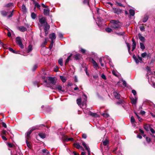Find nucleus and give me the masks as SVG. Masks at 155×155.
Masks as SVG:
<instances>
[{
  "mask_svg": "<svg viewBox=\"0 0 155 155\" xmlns=\"http://www.w3.org/2000/svg\"><path fill=\"white\" fill-rule=\"evenodd\" d=\"M132 92L134 95H135L136 94V92L135 90H132Z\"/></svg>",
  "mask_w": 155,
  "mask_h": 155,
  "instance_id": "58",
  "label": "nucleus"
},
{
  "mask_svg": "<svg viewBox=\"0 0 155 155\" xmlns=\"http://www.w3.org/2000/svg\"><path fill=\"white\" fill-rule=\"evenodd\" d=\"M126 44H127V48H128V51L129 52V53L130 54L131 53H130V45L129 43H126Z\"/></svg>",
  "mask_w": 155,
  "mask_h": 155,
  "instance_id": "33",
  "label": "nucleus"
},
{
  "mask_svg": "<svg viewBox=\"0 0 155 155\" xmlns=\"http://www.w3.org/2000/svg\"><path fill=\"white\" fill-rule=\"evenodd\" d=\"M60 78L62 81L63 82H64L66 81V80L65 77L60 76Z\"/></svg>",
  "mask_w": 155,
  "mask_h": 155,
  "instance_id": "29",
  "label": "nucleus"
},
{
  "mask_svg": "<svg viewBox=\"0 0 155 155\" xmlns=\"http://www.w3.org/2000/svg\"><path fill=\"white\" fill-rule=\"evenodd\" d=\"M137 58L140 62H142V58L141 57H140L138 55Z\"/></svg>",
  "mask_w": 155,
  "mask_h": 155,
  "instance_id": "49",
  "label": "nucleus"
},
{
  "mask_svg": "<svg viewBox=\"0 0 155 155\" xmlns=\"http://www.w3.org/2000/svg\"><path fill=\"white\" fill-rule=\"evenodd\" d=\"M111 27L114 29H118L120 28V24L118 21L112 20L110 21Z\"/></svg>",
  "mask_w": 155,
  "mask_h": 155,
  "instance_id": "1",
  "label": "nucleus"
},
{
  "mask_svg": "<svg viewBox=\"0 0 155 155\" xmlns=\"http://www.w3.org/2000/svg\"><path fill=\"white\" fill-rule=\"evenodd\" d=\"M37 67H38L37 65V64H35L33 68H32L33 70V71H35L37 68Z\"/></svg>",
  "mask_w": 155,
  "mask_h": 155,
  "instance_id": "53",
  "label": "nucleus"
},
{
  "mask_svg": "<svg viewBox=\"0 0 155 155\" xmlns=\"http://www.w3.org/2000/svg\"><path fill=\"white\" fill-rule=\"evenodd\" d=\"M55 34L54 33H52L49 35V38L51 39V41H54L56 38Z\"/></svg>",
  "mask_w": 155,
  "mask_h": 155,
  "instance_id": "11",
  "label": "nucleus"
},
{
  "mask_svg": "<svg viewBox=\"0 0 155 155\" xmlns=\"http://www.w3.org/2000/svg\"><path fill=\"white\" fill-rule=\"evenodd\" d=\"M16 42L18 45H19L21 48H24V46L23 45L21 39V38L19 37H18L16 38Z\"/></svg>",
  "mask_w": 155,
  "mask_h": 155,
  "instance_id": "3",
  "label": "nucleus"
},
{
  "mask_svg": "<svg viewBox=\"0 0 155 155\" xmlns=\"http://www.w3.org/2000/svg\"><path fill=\"white\" fill-rule=\"evenodd\" d=\"M140 132L142 134V135H143V136H145V135H144V131L140 129Z\"/></svg>",
  "mask_w": 155,
  "mask_h": 155,
  "instance_id": "50",
  "label": "nucleus"
},
{
  "mask_svg": "<svg viewBox=\"0 0 155 155\" xmlns=\"http://www.w3.org/2000/svg\"><path fill=\"white\" fill-rule=\"evenodd\" d=\"M21 10L24 12H25L26 11V8L24 5H23L22 6Z\"/></svg>",
  "mask_w": 155,
  "mask_h": 155,
  "instance_id": "37",
  "label": "nucleus"
},
{
  "mask_svg": "<svg viewBox=\"0 0 155 155\" xmlns=\"http://www.w3.org/2000/svg\"><path fill=\"white\" fill-rule=\"evenodd\" d=\"M99 62H100L101 65L104 67V64L102 63V58H100L99 59Z\"/></svg>",
  "mask_w": 155,
  "mask_h": 155,
  "instance_id": "40",
  "label": "nucleus"
},
{
  "mask_svg": "<svg viewBox=\"0 0 155 155\" xmlns=\"http://www.w3.org/2000/svg\"><path fill=\"white\" fill-rule=\"evenodd\" d=\"M137 98L131 99V103L133 104H135L136 103Z\"/></svg>",
  "mask_w": 155,
  "mask_h": 155,
  "instance_id": "25",
  "label": "nucleus"
},
{
  "mask_svg": "<svg viewBox=\"0 0 155 155\" xmlns=\"http://www.w3.org/2000/svg\"><path fill=\"white\" fill-rule=\"evenodd\" d=\"M39 136L42 138H44L46 137V135L45 134L43 133H40L38 134Z\"/></svg>",
  "mask_w": 155,
  "mask_h": 155,
  "instance_id": "24",
  "label": "nucleus"
},
{
  "mask_svg": "<svg viewBox=\"0 0 155 155\" xmlns=\"http://www.w3.org/2000/svg\"><path fill=\"white\" fill-rule=\"evenodd\" d=\"M106 31L107 32H110L112 31L111 28H107L105 29Z\"/></svg>",
  "mask_w": 155,
  "mask_h": 155,
  "instance_id": "36",
  "label": "nucleus"
},
{
  "mask_svg": "<svg viewBox=\"0 0 155 155\" xmlns=\"http://www.w3.org/2000/svg\"><path fill=\"white\" fill-rule=\"evenodd\" d=\"M135 114L137 116V118L139 121H141L142 119L137 115V114L135 113Z\"/></svg>",
  "mask_w": 155,
  "mask_h": 155,
  "instance_id": "52",
  "label": "nucleus"
},
{
  "mask_svg": "<svg viewBox=\"0 0 155 155\" xmlns=\"http://www.w3.org/2000/svg\"><path fill=\"white\" fill-rule=\"evenodd\" d=\"M72 55V54H71V55L68 57V58H67L66 61L65 63V65L67 64L68 63L69 61L71 60V58Z\"/></svg>",
  "mask_w": 155,
  "mask_h": 155,
  "instance_id": "16",
  "label": "nucleus"
},
{
  "mask_svg": "<svg viewBox=\"0 0 155 155\" xmlns=\"http://www.w3.org/2000/svg\"><path fill=\"white\" fill-rule=\"evenodd\" d=\"M2 126L6 128L7 127L6 125L4 122H2Z\"/></svg>",
  "mask_w": 155,
  "mask_h": 155,
  "instance_id": "60",
  "label": "nucleus"
},
{
  "mask_svg": "<svg viewBox=\"0 0 155 155\" xmlns=\"http://www.w3.org/2000/svg\"><path fill=\"white\" fill-rule=\"evenodd\" d=\"M44 25V31L45 33V36H46L48 34V31L50 28V26L47 23H46V24Z\"/></svg>",
  "mask_w": 155,
  "mask_h": 155,
  "instance_id": "6",
  "label": "nucleus"
},
{
  "mask_svg": "<svg viewBox=\"0 0 155 155\" xmlns=\"http://www.w3.org/2000/svg\"><path fill=\"white\" fill-rule=\"evenodd\" d=\"M123 82V85L125 87H126L127 83L125 81H122Z\"/></svg>",
  "mask_w": 155,
  "mask_h": 155,
  "instance_id": "57",
  "label": "nucleus"
},
{
  "mask_svg": "<svg viewBox=\"0 0 155 155\" xmlns=\"http://www.w3.org/2000/svg\"><path fill=\"white\" fill-rule=\"evenodd\" d=\"M88 114L94 117H97V114L96 113H94L91 111L89 112Z\"/></svg>",
  "mask_w": 155,
  "mask_h": 155,
  "instance_id": "20",
  "label": "nucleus"
},
{
  "mask_svg": "<svg viewBox=\"0 0 155 155\" xmlns=\"http://www.w3.org/2000/svg\"><path fill=\"white\" fill-rule=\"evenodd\" d=\"M37 129V126H34L30 128L26 134V139H29L30 138V134L33 130Z\"/></svg>",
  "mask_w": 155,
  "mask_h": 155,
  "instance_id": "2",
  "label": "nucleus"
},
{
  "mask_svg": "<svg viewBox=\"0 0 155 155\" xmlns=\"http://www.w3.org/2000/svg\"><path fill=\"white\" fill-rule=\"evenodd\" d=\"M101 77L104 80H106V78L104 74H102L101 76Z\"/></svg>",
  "mask_w": 155,
  "mask_h": 155,
  "instance_id": "54",
  "label": "nucleus"
},
{
  "mask_svg": "<svg viewBox=\"0 0 155 155\" xmlns=\"http://www.w3.org/2000/svg\"><path fill=\"white\" fill-rule=\"evenodd\" d=\"M113 74L115 76H117V72L113 70L112 71Z\"/></svg>",
  "mask_w": 155,
  "mask_h": 155,
  "instance_id": "55",
  "label": "nucleus"
},
{
  "mask_svg": "<svg viewBox=\"0 0 155 155\" xmlns=\"http://www.w3.org/2000/svg\"><path fill=\"white\" fill-rule=\"evenodd\" d=\"M13 5V3H9L7 5H6L5 6L6 7H8L10 6H12Z\"/></svg>",
  "mask_w": 155,
  "mask_h": 155,
  "instance_id": "43",
  "label": "nucleus"
},
{
  "mask_svg": "<svg viewBox=\"0 0 155 155\" xmlns=\"http://www.w3.org/2000/svg\"><path fill=\"white\" fill-rule=\"evenodd\" d=\"M7 133V131L5 130H3L2 131V134L4 135H6Z\"/></svg>",
  "mask_w": 155,
  "mask_h": 155,
  "instance_id": "61",
  "label": "nucleus"
},
{
  "mask_svg": "<svg viewBox=\"0 0 155 155\" xmlns=\"http://www.w3.org/2000/svg\"><path fill=\"white\" fill-rule=\"evenodd\" d=\"M74 56L75 59L76 60H78L79 59L80 57V54H75Z\"/></svg>",
  "mask_w": 155,
  "mask_h": 155,
  "instance_id": "34",
  "label": "nucleus"
},
{
  "mask_svg": "<svg viewBox=\"0 0 155 155\" xmlns=\"http://www.w3.org/2000/svg\"><path fill=\"white\" fill-rule=\"evenodd\" d=\"M140 28L141 31H145V28L143 26H140Z\"/></svg>",
  "mask_w": 155,
  "mask_h": 155,
  "instance_id": "46",
  "label": "nucleus"
},
{
  "mask_svg": "<svg viewBox=\"0 0 155 155\" xmlns=\"http://www.w3.org/2000/svg\"><path fill=\"white\" fill-rule=\"evenodd\" d=\"M82 145L84 146L85 149L88 152V155H91L90 149L89 147L87 146V144L84 142H82Z\"/></svg>",
  "mask_w": 155,
  "mask_h": 155,
  "instance_id": "7",
  "label": "nucleus"
},
{
  "mask_svg": "<svg viewBox=\"0 0 155 155\" xmlns=\"http://www.w3.org/2000/svg\"><path fill=\"white\" fill-rule=\"evenodd\" d=\"M73 145L75 147L78 149H79V148H80L81 146L78 143H74Z\"/></svg>",
  "mask_w": 155,
  "mask_h": 155,
  "instance_id": "21",
  "label": "nucleus"
},
{
  "mask_svg": "<svg viewBox=\"0 0 155 155\" xmlns=\"http://www.w3.org/2000/svg\"><path fill=\"white\" fill-rule=\"evenodd\" d=\"M82 137L84 139H86L87 137V135L85 134H83L82 135Z\"/></svg>",
  "mask_w": 155,
  "mask_h": 155,
  "instance_id": "64",
  "label": "nucleus"
},
{
  "mask_svg": "<svg viewBox=\"0 0 155 155\" xmlns=\"http://www.w3.org/2000/svg\"><path fill=\"white\" fill-rule=\"evenodd\" d=\"M109 143V141L107 140H105L104 141H103L102 144L104 146H106Z\"/></svg>",
  "mask_w": 155,
  "mask_h": 155,
  "instance_id": "19",
  "label": "nucleus"
},
{
  "mask_svg": "<svg viewBox=\"0 0 155 155\" xmlns=\"http://www.w3.org/2000/svg\"><path fill=\"white\" fill-rule=\"evenodd\" d=\"M131 122L133 123L135 122V119L133 116H132L131 117Z\"/></svg>",
  "mask_w": 155,
  "mask_h": 155,
  "instance_id": "42",
  "label": "nucleus"
},
{
  "mask_svg": "<svg viewBox=\"0 0 155 155\" xmlns=\"http://www.w3.org/2000/svg\"><path fill=\"white\" fill-rule=\"evenodd\" d=\"M73 140L72 138H68L67 137L66 138V141H72Z\"/></svg>",
  "mask_w": 155,
  "mask_h": 155,
  "instance_id": "47",
  "label": "nucleus"
},
{
  "mask_svg": "<svg viewBox=\"0 0 155 155\" xmlns=\"http://www.w3.org/2000/svg\"><path fill=\"white\" fill-rule=\"evenodd\" d=\"M35 7L39 8H40L41 7L40 5L39 4L36 2L35 3Z\"/></svg>",
  "mask_w": 155,
  "mask_h": 155,
  "instance_id": "41",
  "label": "nucleus"
},
{
  "mask_svg": "<svg viewBox=\"0 0 155 155\" xmlns=\"http://www.w3.org/2000/svg\"><path fill=\"white\" fill-rule=\"evenodd\" d=\"M132 51H133L135 48L136 46V43L133 39H132Z\"/></svg>",
  "mask_w": 155,
  "mask_h": 155,
  "instance_id": "17",
  "label": "nucleus"
},
{
  "mask_svg": "<svg viewBox=\"0 0 155 155\" xmlns=\"http://www.w3.org/2000/svg\"><path fill=\"white\" fill-rule=\"evenodd\" d=\"M58 36L60 38H62L63 37V35H62V34L60 33L59 34Z\"/></svg>",
  "mask_w": 155,
  "mask_h": 155,
  "instance_id": "63",
  "label": "nucleus"
},
{
  "mask_svg": "<svg viewBox=\"0 0 155 155\" xmlns=\"http://www.w3.org/2000/svg\"><path fill=\"white\" fill-rule=\"evenodd\" d=\"M49 80L50 81V83L52 85L51 86H51H55V85L56 83V81H55L54 78L50 77L49 78Z\"/></svg>",
  "mask_w": 155,
  "mask_h": 155,
  "instance_id": "5",
  "label": "nucleus"
},
{
  "mask_svg": "<svg viewBox=\"0 0 155 155\" xmlns=\"http://www.w3.org/2000/svg\"><path fill=\"white\" fill-rule=\"evenodd\" d=\"M141 56L143 58H145L146 57H148L146 52H144L141 54Z\"/></svg>",
  "mask_w": 155,
  "mask_h": 155,
  "instance_id": "28",
  "label": "nucleus"
},
{
  "mask_svg": "<svg viewBox=\"0 0 155 155\" xmlns=\"http://www.w3.org/2000/svg\"><path fill=\"white\" fill-rule=\"evenodd\" d=\"M133 58L135 60V62L137 64H138L140 62L139 61L135 55H134L133 57Z\"/></svg>",
  "mask_w": 155,
  "mask_h": 155,
  "instance_id": "23",
  "label": "nucleus"
},
{
  "mask_svg": "<svg viewBox=\"0 0 155 155\" xmlns=\"http://www.w3.org/2000/svg\"><path fill=\"white\" fill-rule=\"evenodd\" d=\"M129 13L130 15L132 16H134L135 14V11L134 10L130 9L129 11Z\"/></svg>",
  "mask_w": 155,
  "mask_h": 155,
  "instance_id": "22",
  "label": "nucleus"
},
{
  "mask_svg": "<svg viewBox=\"0 0 155 155\" xmlns=\"http://www.w3.org/2000/svg\"><path fill=\"white\" fill-rule=\"evenodd\" d=\"M47 43V38H45V41L41 45V46L42 47H44L46 45Z\"/></svg>",
  "mask_w": 155,
  "mask_h": 155,
  "instance_id": "27",
  "label": "nucleus"
},
{
  "mask_svg": "<svg viewBox=\"0 0 155 155\" xmlns=\"http://www.w3.org/2000/svg\"><path fill=\"white\" fill-rule=\"evenodd\" d=\"M146 140L148 143H149L151 141L150 138L147 137H146Z\"/></svg>",
  "mask_w": 155,
  "mask_h": 155,
  "instance_id": "45",
  "label": "nucleus"
},
{
  "mask_svg": "<svg viewBox=\"0 0 155 155\" xmlns=\"http://www.w3.org/2000/svg\"><path fill=\"white\" fill-rule=\"evenodd\" d=\"M91 62L93 64L94 67L95 69H97L99 68L97 63L94 59H92Z\"/></svg>",
  "mask_w": 155,
  "mask_h": 155,
  "instance_id": "10",
  "label": "nucleus"
},
{
  "mask_svg": "<svg viewBox=\"0 0 155 155\" xmlns=\"http://www.w3.org/2000/svg\"><path fill=\"white\" fill-rule=\"evenodd\" d=\"M51 88L53 89H58L59 91H64L62 90V87L59 85H55V86H51Z\"/></svg>",
  "mask_w": 155,
  "mask_h": 155,
  "instance_id": "4",
  "label": "nucleus"
},
{
  "mask_svg": "<svg viewBox=\"0 0 155 155\" xmlns=\"http://www.w3.org/2000/svg\"><path fill=\"white\" fill-rule=\"evenodd\" d=\"M58 62L59 64L61 66L63 65V60L62 59L60 58L58 60Z\"/></svg>",
  "mask_w": 155,
  "mask_h": 155,
  "instance_id": "31",
  "label": "nucleus"
},
{
  "mask_svg": "<svg viewBox=\"0 0 155 155\" xmlns=\"http://www.w3.org/2000/svg\"><path fill=\"white\" fill-rule=\"evenodd\" d=\"M53 43H54V41H51L50 45L49 47V48L50 49H51L52 48V47H53Z\"/></svg>",
  "mask_w": 155,
  "mask_h": 155,
  "instance_id": "44",
  "label": "nucleus"
},
{
  "mask_svg": "<svg viewBox=\"0 0 155 155\" xmlns=\"http://www.w3.org/2000/svg\"><path fill=\"white\" fill-rule=\"evenodd\" d=\"M150 130L151 132L153 134H154L155 133V131L152 128L150 129Z\"/></svg>",
  "mask_w": 155,
  "mask_h": 155,
  "instance_id": "59",
  "label": "nucleus"
},
{
  "mask_svg": "<svg viewBox=\"0 0 155 155\" xmlns=\"http://www.w3.org/2000/svg\"><path fill=\"white\" fill-rule=\"evenodd\" d=\"M39 22L42 25H45L47 23L46 21V19L44 17L41 18L39 19Z\"/></svg>",
  "mask_w": 155,
  "mask_h": 155,
  "instance_id": "8",
  "label": "nucleus"
},
{
  "mask_svg": "<svg viewBox=\"0 0 155 155\" xmlns=\"http://www.w3.org/2000/svg\"><path fill=\"white\" fill-rule=\"evenodd\" d=\"M28 139H26V144H27V146L29 147H30V144H29L28 141Z\"/></svg>",
  "mask_w": 155,
  "mask_h": 155,
  "instance_id": "51",
  "label": "nucleus"
},
{
  "mask_svg": "<svg viewBox=\"0 0 155 155\" xmlns=\"http://www.w3.org/2000/svg\"><path fill=\"white\" fill-rule=\"evenodd\" d=\"M31 17L33 19H35L36 17V15L33 12L31 14Z\"/></svg>",
  "mask_w": 155,
  "mask_h": 155,
  "instance_id": "32",
  "label": "nucleus"
},
{
  "mask_svg": "<svg viewBox=\"0 0 155 155\" xmlns=\"http://www.w3.org/2000/svg\"><path fill=\"white\" fill-rule=\"evenodd\" d=\"M2 14L6 16L7 15V13L5 11H2Z\"/></svg>",
  "mask_w": 155,
  "mask_h": 155,
  "instance_id": "56",
  "label": "nucleus"
},
{
  "mask_svg": "<svg viewBox=\"0 0 155 155\" xmlns=\"http://www.w3.org/2000/svg\"><path fill=\"white\" fill-rule=\"evenodd\" d=\"M113 94L115 98L117 99H119L120 98V95L119 93L115 91L113 92Z\"/></svg>",
  "mask_w": 155,
  "mask_h": 155,
  "instance_id": "13",
  "label": "nucleus"
},
{
  "mask_svg": "<svg viewBox=\"0 0 155 155\" xmlns=\"http://www.w3.org/2000/svg\"><path fill=\"white\" fill-rule=\"evenodd\" d=\"M83 3L84 4H87L88 5H89L88 0H84L83 1Z\"/></svg>",
  "mask_w": 155,
  "mask_h": 155,
  "instance_id": "39",
  "label": "nucleus"
},
{
  "mask_svg": "<svg viewBox=\"0 0 155 155\" xmlns=\"http://www.w3.org/2000/svg\"><path fill=\"white\" fill-rule=\"evenodd\" d=\"M113 10L115 13L118 14H120L121 12V10L118 8H113Z\"/></svg>",
  "mask_w": 155,
  "mask_h": 155,
  "instance_id": "9",
  "label": "nucleus"
},
{
  "mask_svg": "<svg viewBox=\"0 0 155 155\" xmlns=\"http://www.w3.org/2000/svg\"><path fill=\"white\" fill-rule=\"evenodd\" d=\"M140 48L143 50L145 48V47L144 44L141 42L140 43Z\"/></svg>",
  "mask_w": 155,
  "mask_h": 155,
  "instance_id": "30",
  "label": "nucleus"
},
{
  "mask_svg": "<svg viewBox=\"0 0 155 155\" xmlns=\"http://www.w3.org/2000/svg\"><path fill=\"white\" fill-rule=\"evenodd\" d=\"M102 115L105 117H107L109 116V114L107 113H104L102 114Z\"/></svg>",
  "mask_w": 155,
  "mask_h": 155,
  "instance_id": "38",
  "label": "nucleus"
},
{
  "mask_svg": "<svg viewBox=\"0 0 155 155\" xmlns=\"http://www.w3.org/2000/svg\"><path fill=\"white\" fill-rule=\"evenodd\" d=\"M18 29L21 32H24L27 30V28L23 26H20L18 27Z\"/></svg>",
  "mask_w": 155,
  "mask_h": 155,
  "instance_id": "12",
  "label": "nucleus"
},
{
  "mask_svg": "<svg viewBox=\"0 0 155 155\" xmlns=\"http://www.w3.org/2000/svg\"><path fill=\"white\" fill-rule=\"evenodd\" d=\"M139 38L140 40L142 42H144L145 41V39L144 37H143L142 35L140 34H139L138 35Z\"/></svg>",
  "mask_w": 155,
  "mask_h": 155,
  "instance_id": "14",
  "label": "nucleus"
},
{
  "mask_svg": "<svg viewBox=\"0 0 155 155\" xmlns=\"http://www.w3.org/2000/svg\"><path fill=\"white\" fill-rule=\"evenodd\" d=\"M148 19V18L147 17H146L144 18L143 20V22H145L147 21Z\"/></svg>",
  "mask_w": 155,
  "mask_h": 155,
  "instance_id": "62",
  "label": "nucleus"
},
{
  "mask_svg": "<svg viewBox=\"0 0 155 155\" xmlns=\"http://www.w3.org/2000/svg\"><path fill=\"white\" fill-rule=\"evenodd\" d=\"M81 99L78 98L77 100V103L78 105H81Z\"/></svg>",
  "mask_w": 155,
  "mask_h": 155,
  "instance_id": "26",
  "label": "nucleus"
},
{
  "mask_svg": "<svg viewBox=\"0 0 155 155\" xmlns=\"http://www.w3.org/2000/svg\"><path fill=\"white\" fill-rule=\"evenodd\" d=\"M32 50V46L31 45H29L28 47V52H29Z\"/></svg>",
  "mask_w": 155,
  "mask_h": 155,
  "instance_id": "35",
  "label": "nucleus"
},
{
  "mask_svg": "<svg viewBox=\"0 0 155 155\" xmlns=\"http://www.w3.org/2000/svg\"><path fill=\"white\" fill-rule=\"evenodd\" d=\"M50 10L48 8L44 9V13L46 15H48L49 14Z\"/></svg>",
  "mask_w": 155,
  "mask_h": 155,
  "instance_id": "15",
  "label": "nucleus"
},
{
  "mask_svg": "<svg viewBox=\"0 0 155 155\" xmlns=\"http://www.w3.org/2000/svg\"><path fill=\"white\" fill-rule=\"evenodd\" d=\"M42 152L43 153H45L44 155H49V152L46 149H43L42 150Z\"/></svg>",
  "mask_w": 155,
  "mask_h": 155,
  "instance_id": "18",
  "label": "nucleus"
},
{
  "mask_svg": "<svg viewBox=\"0 0 155 155\" xmlns=\"http://www.w3.org/2000/svg\"><path fill=\"white\" fill-rule=\"evenodd\" d=\"M8 49L10 51H12L13 53H16L15 51L12 48H8Z\"/></svg>",
  "mask_w": 155,
  "mask_h": 155,
  "instance_id": "48",
  "label": "nucleus"
}]
</instances>
